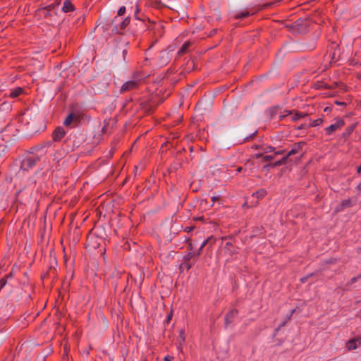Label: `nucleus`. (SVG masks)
Here are the masks:
<instances>
[{
  "instance_id": "56",
  "label": "nucleus",
  "mask_w": 361,
  "mask_h": 361,
  "mask_svg": "<svg viewBox=\"0 0 361 361\" xmlns=\"http://www.w3.org/2000/svg\"><path fill=\"white\" fill-rule=\"evenodd\" d=\"M357 189L361 192V182L357 185Z\"/></svg>"
},
{
  "instance_id": "31",
  "label": "nucleus",
  "mask_w": 361,
  "mask_h": 361,
  "mask_svg": "<svg viewBox=\"0 0 361 361\" xmlns=\"http://www.w3.org/2000/svg\"><path fill=\"white\" fill-rule=\"evenodd\" d=\"M126 11V6H123L120 7V8L118 11V16H121L125 14Z\"/></svg>"
},
{
  "instance_id": "49",
  "label": "nucleus",
  "mask_w": 361,
  "mask_h": 361,
  "mask_svg": "<svg viewBox=\"0 0 361 361\" xmlns=\"http://www.w3.org/2000/svg\"><path fill=\"white\" fill-rule=\"evenodd\" d=\"M208 243H209V240H206V239H205V240L202 242V245H201V246H200V247H201L202 248H203V247H204V246H206V245H207Z\"/></svg>"
},
{
  "instance_id": "1",
  "label": "nucleus",
  "mask_w": 361,
  "mask_h": 361,
  "mask_svg": "<svg viewBox=\"0 0 361 361\" xmlns=\"http://www.w3.org/2000/svg\"><path fill=\"white\" fill-rule=\"evenodd\" d=\"M43 148L44 147L32 148V151L23 160L20 169L27 171L32 169L39 161L42 154L37 152L42 151Z\"/></svg>"
},
{
  "instance_id": "60",
  "label": "nucleus",
  "mask_w": 361,
  "mask_h": 361,
  "mask_svg": "<svg viewBox=\"0 0 361 361\" xmlns=\"http://www.w3.org/2000/svg\"><path fill=\"white\" fill-rule=\"evenodd\" d=\"M126 53H127V50L125 49V50L123 51V55L126 54Z\"/></svg>"
},
{
  "instance_id": "33",
  "label": "nucleus",
  "mask_w": 361,
  "mask_h": 361,
  "mask_svg": "<svg viewBox=\"0 0 361 361\" xmlns=\"http://www.w3.org/2000/svg\"><path fill=\"white\" fill-rule=\"evenodd\" d=\"M274 158V156L272 155H264L263 156V161H269L273 160Z\"/></svg>"
},
{
  "instance_id": "52",
  "label": "nucleus",
  "mask_w": 361,
  "mask_h": 361,
  "mask_svg": "<svg viewBox=\"0 0 361 361\" xmlns=\"http://www.w3.org/2000/svg\"><path fill=\"white\" fill-rule=\"evenodd\" d=\"M193 228H194V227H193V226L186 227V228H185V231H188V232H190V231H191Z\"/></svg>"
},
{
  "instance_id": "3",
  "label": "nucleus",
  "mask_w": 361,
  "mask_h": 361,
  "mask_svg": "<svg viewBox=\"0 0 361 361\" xmlns=\"http://www.w3.org/2000/svg\"><path fill=\"white\" fill-rule=\"evenodd\" d=\"M59 6V2H57L40 7L36 10L35 15L39 18L52 20L58 14L56 8Z\"/></svg>"
},
{
  "instance_id": "5",
  "label": "nucleus",
  "mask_w": 361,
  "mask_h": 361,
  "mask_svg": "<svg viewBox=\"0 0 361 361\" xmlns=\"http://www.w3.org/2000/svg\"><path fill=\"white\" fill-rule=\"evenodd\" d=\"M294 32L305 34L308 31V21L305 19H299L292 26Z\"/></svg>"
},
{
  "instance_id": "9",
  "label": "nucleus",
  "mask_w": 361,
  "mask_h": 361,
  "mask_svg": "<svg viewBox=\"0 0 361 361\" xmlns=\"http://www.w3.org/2000/svg\"><path fill=\"white\" fill-rule=\"evenodd\" d=\"M66 132L61 126L56 127L52 133V139L54 142H60L66 135Z\"/></svg>"
},
{
  "instance_id": "51",
  "label": "nucleus",
  "mask_w": 361,
  "mask_h": 361,
  "mask_svg": "<svg viewBox=\"0 0 361 361\" xmlns=\"http://www.w3.org/2000/svg\"><path fill=\"white\" fill-rule=\"evenodd\" d=\"M263 156H264V154H262V153H258V154H256L255 155V157L256 158H260V157H262V159H263Z\"/></svg>"
},
{
  "instance_id": "8",
  "label": "nucleus",
  "mask_w": 361,
  "mask_h": 361,
  "mask_svg": "<svg viewBox=\"0 0 361 361\" xmlns=\"http://www.w3.org/2000/svg\"><path fill=\"white\" fill-rule=\"evenodd\" d=\"M130 17H126L121 23L116 25L112 28V32L117 35H123L126 27L130 24Z\"/></svg>"
},
{
  "instance_id": "42",
  "label": "nucleus",
  "mask_w": 361,
  "mask_h": 361,
  "mask_svg": "<svg viewBox=\"0 0 361 361\" xmlns=\"http://www.w3.org/2000/svg\"><path fill=\"white\" fill-rule=\"evenodd\" d=\"M289 320H287V317L285 319V320L283 322H282L279 326V328H282L283 326H286V323L288 322Z\"/></svg>"
},
{
  "instance_id": "2",
  "label": "nucleus",
  "mask_w": 361,
  "mask_h": 361,
  "mask_svg": "<svg viewBox=\"0 0 361 361\" xmlns=\"http://www.w3.org/2000/svg\"><path fill=\"white\" fill-rule=\"evenodd\" d=\"M85 114L79 110H72L63 122L66 127L75 128L84 121Z\"/></svg>"
},
{
  "instance_id": "47",
  "label": "nucleus",
  "mask_w": 361,
  "mask_h": 361,
  "mask_svg": "<svg viewBox=\"0 0 361 361\" xmlns=\"http://www.w3.org/2000/svg\"><path fill=\"white\" fill-rule=\"evenodd\" d=\"M216 32H217V30H216V29H213V30L210 32V33L209 34V37L214 36V35H216Z\"/></svg>"
},
{
  "instance_id": "36",
  "label": "nucleus",
  "mask_w": 361,
  "mask_h": 361,
  "mask_svg": "<svg viewBox=\"0 0 361 361\" xmlns=\"http://www.w3.org/2000/svg\"><path fill=\"white\" fill-rule=\"evenodd\" d=\"M360 279L359 278H357V276H355V277H353L350 281L348 283V285H352L353 283H355L357 281V280Z\"/></svg>"
},
{
  "instance_id": "18",
  "label": "nucleus",
  "mask_w": 361,
  "mask_h": 361,
  "mask_svg": "<svg viewBox=\"0 0 361 361\" xmlns=\"http://www.w3.org/2000/svg\"><path fill=\"white\" fill-rule=\"evenodd\" d=\"M195 262H185L183 261V263L180 264V271H183L184 269H185L187 271H189L192 266L195 264Z\"/></svg>"
},
{
  "instance_id": "40",
  "label": "nucleus",
  "mask_w": 361,
  "mask_h": 361,
  "mask_svg": "<svg viewBox=\"0 0 361 361\" xmlns=\"http://www.w3.org/2000/svg\"><path fill=\"white\" fill-rule=\"evenodd\" d=\"M107 126H108V124H104V126L102 127V128L101 130L102 135H104V134H105L106 133Z\"/></svg>"
},
{
  "instance_id": "48",
  "label": "nucleus",
  "mask_w": 361,
  "mask_h": 361,
  "mask_svg": "<svg viewBox=\"0 0 361 361\" xmlns=\"http://www.w3.org/2000/svg\"><path fill=\"white\" fill-rule=\"evenodd\" d=\"M188 250L190 251V252H193V246H192V244L191 243H188Z\"/></svg>"
},
{
  "instance_id": "17",
  "label": "nucleus",
  "mask_w": 361,
  "mask_h": 361,
  "mask_svg": "<svg viewBox=\"0 0 361 361\" xmlns=\"http://www.w3.org/2000/svg\"><path fill=\"white\" fill-rule=\"evenodd\" d=\"M23 89L20 87H17L13 90H11V92L9 94V97L11 98H16L23 92Z\"/></svg>"
},
{
  "instance_id": "39",
  "label": "nucleus",
  "mask_w": 361,
  "mask_h": 361,
  "mask_svg": "<svg viewBox=\"0 0 361 361\" xmlns=\"http://www.w3.org/2000/svg\"><path fill=\"white\" fill-rule=\"evenodd\" d=\"M172 316H173V312H172V311H171V312L169 313V314L167 315V317H166V322H167V323H169V322L171 321V318H172Z\"/></svg>"
},
{
  "instance_id": "50",
  "label": "nucleus",
  "mask_w": 361,
  "mask_h": 361,
  "mask_svg": "<svg viewBox=\"0 0 361 361\" xmlns=\"http://www.w3.org/2000/svg\"><path fill=\"white\" fill-rule=\"evenodd\" d=\"M284 152H285L284 149L283 150L277 151V152H275V155L283 154Z\"/></svg>"
},
{
  "instance_id": "32",
  "label": "nucleus",
  "mask_w": 361,
  "mask_h": 361,
  "mask_svg": "<svg viewBox=\"0 0 361 361\" xmlns=\"http://www.w3.org/2000/svg\"><path fill=\"white\" fill-rule=\"evenodd\" d=\"M203 248H202L201 247L198 249V250H197L196 252H193L195 256V262L197 261V259H198V257H200V255H201L202 253V250Z\"/></svg>"
},
{
  "instance_id": "58",
  "label": "nucleus",
  "mask_w": 361,
  "mask_h": 361,
  "mask_svg": "<svg viewBox=\"0 0 361 361\" xmlns=\"http://www.w3.org/2000/svg\"><path fill=\"white\" fill-rule=\"evenodd\" d=\"M281 328H279V326L275 329V334H277V332L281 329Z\"/></svg>"
},
{
  "instance_id": "13",
  "label": "nucleus",
  "mask_w": 361,
  "mask_h": 361,
  "mask_svg": "<svg viewBox=\"0 0 361 361\" xmlns=\"http://www.w3.org/2000/svg\"><path fill=\"white\" fill-rule=\"evenodd\" d=\"M289 157L286 154L285 157H283L280 160L274 162V164H268L264 166V169H267L268 167H276L281 165H284L288 163L289 160Z\"/></svg>"
},
{
  "instance_id": "19",
  "label": "nucleus",
  "mask_w": 361,
  "mask_h": 361,
  "mask_svg": "<svg viewBox=\"0 0 361 361\" xmlns=\"http://www.w3.org/2000/svg\"><path fill=\"white\" fill-rule=\"evenodd\" d=\"M191 42L189 41H187L183 43V44L181 46L180 49L178 51L179 54H184L187 53L189 50V48L191 46Z\"/></svg>"
},
{
  "instance_id": "45",
  "label": "nucleus",
  "mask_w": 361,
  "mask_h": 361,
  "mask_svg": "<svg viewBox=\"0 0 361 361\" xmlns=\"http://www.w3.org/2000/svg\"><path fill=\"white\" fill-rule=\"evenodd\" d=\"M173 359L172 356L167 355L164 357V361H171Z\"/></svg>"
},
{
  "instance_id": "11",
  "label": "nucleus",
  "mask_w": 361,
  "mask_h": 361,
  "mask_svg": "<svg viewBox=\"0 0 361 361\" xmlns=\"http://www.w3.org/2000/svg\"><path fill=\"white\" fill-rule=\"evenodd\" d=\"M138 87V82L135 80H130L125 82L121 87V93L135 90Z\"/></svg>"
},
{
  "instance_id": "53",
  "label": "nucleus",
  "mask_w": 361,
  "mask_h": 361,
  "mask_svg": "<svg viewBox=\"0 0 361 361\" xmlns=\"http://www.w3.org/2000/svg\"><path fill=\"white\" fill-rule=\"evenodd\" d=\"M217 200H219V197L214 196V197H212V201L214 202L215 201H216Z\"/></svg>"
},
{
  "instance_id": "27",
  "label": "nucleus",
  "mask_w": 361,
  "mask_h": 361,
  "mask_svg": "<svg viewBox=\"0 0 361 361\" xmlns=\"http://www.w3.org/2000/svg\"><path fill=\"white\" fill-rule=\"evenodd\" d=\"M306 116H307V114H305V113L296 111L293 117V121H298L302 118L305 117Z\"/></svg>"
},
{
  "instance_id": "59",
  "label": "nucleus",
  "mask_w": 361,
  "mask_h": 361,
  "mask_svg": "<svg viewBox=\"0 0 361 361\" xmlns=\"http://www.w3.org/2000/svg\"><path fill=\"white\" fill-rule=\"evenodd\" d=\"M117 19V16L114 17V18L112 20V23H114Z\"/></svg>"
},
{
  "instance_id": "4",
  "label": "nucleus",
  "mask_w": 361,
  "mask_h": 361,
  "mask_svg": "<svg viewBox=\"0 0 361 361\" xmlns=\"http://www.w3.org/2000/svg\"><path fill=\"white\" fill-rule=\"evenodd\" d=\"M85 140V135L82 133H71L70 134L66 140V142L72 143L73 148H78L80 146V145Z\"/></svg>"
},
{
  "instance_id": "22",
  "label": "nucleus",
  "mask_w": 361,
  "mask_h": 361,
  "mask_svg": "<svg viewBox=\"0 0 361 361\" xmlns=\"http://www.w3.org/2000/svg\"><path fill=\"white\" fill-rule=\"evenodd\" d=\"M178 342L180 346L183 345V343H185V331L184 329H180L179 331V336L178 337Z\"/></svg>"
},
{
  "instance_id": "35",
  "label": "nucleus",
  "mask_w": 361,
  "mask_h": 361,
  "mask_svg": "<svg viewBox=\"0 0 361 361\" xmlns=\"http://www.w3.org/2000/svg\"><path fill=\"white\" fill-rule=\"evenodd\" d=\"M275 150V148L272 146H267L264 151L265 153L272 152Z\"/></svg>"
},
{
  "instance_id": "63",
  "label": "nucleus",
  "mask_w": 361,
  "mask_h": 361,
  "mask_svg": "<svg viewBox=\"0 0 361 361\" xmlns=\"http://www.w3.org/2000/svg\"><path fill=\"white\" fill-rule=\"evenodd\" d=\"M357 278L361 279V273L359 275H357Z\"/></svg>"
},
{
  "instance_id": "62",
  "label": "nucleus",
  "mask_w": 361,
  "mask_h": 361,
  "mask_svg": "<svg viewBox=\"0 0 361 361\" xmlns=\"http://www.w3.org/2000/svg\"><path fill=\"white\" fill-rule=\"evenodd\" d=\"M329 111V107H326V108L324 109V111Z\"/></svg>"
},
{
  "instance_id": "23",
  "label": "nucleus",
  "mask_w": 361,
  "mask_h": 361,
  "mask_svg": "<svg viewBox=\"0 0 361 361\" xmlns=\"http://www.w3.org/2000/svg\"><path fill=\"white\" fill-rule=\"evenodd\" d=\"M250 13L247 11H242L240 13H238L235 15V19H244L250 16Z\"/></svg>"
},
{
  "instance_id": "34",
  "label": "nucleus",
  "mask_w": 361,
  "mask_h": 361,
  "mask_svg": "<svg viewBox=\"0 0 361 361\" xmlns=\"http://www.w3.org/2000/svg\"><path fill=\"white\" fill-rule=\"evenodd\" d=\"M206 240H209V243L210 246H212V245H214L216 242V238H214V236L211 235L209 237H208Z\"/></svg>"
},
{
  "instance_id": "30",
  "label": "nucleus",
  "mask_w": 361,
  "mask_h": 361,
  "mask_svg": "<svg viewBox=\"0 0 361 361\" xmlns=\"http://www.w3.org/2000/svg\"><path fill=\"white\" fill-rule=\"evenodd\" d=\"M314 274H315L314 273H311V274H308V275H307V276H304V277L301 278V279H300V282H301L302 283H306V282L307 281V280H308L310 277L313 276Z\"/></svg>"
},
{
  "instance_id": "16",
  "label": "nucleus",
  "mask_w": 361,
  "mask_h": 361,
  "mask_svg": "<svg viewBox=\"0 0 361 361\" xmlns=\"http://www.w3.org/2000/svg\"><path fill=\"white\" fill-rule=\"evenodd\" d=\"M357 123H353L351 126H348L345 128L344 132L342 134V137L346 140L353 132L355 128H356Z\"/></svg>"
},
{
  "instance_id": "28",
  "label": "nucleus",
  "mask_w": 361,
  "mask_h": 361,
  "mask_svg": "<svg viewBox=\"0 0 361 361\" xmlns=\"http://www.w3.org/2000/svg\"><path fill=\"white\" fill-rule=\"evenodd\" d=\"M140 8H139V5L137 4H136V8H135V13H134V17L135 19L137 20H142V21H144L145 19L142 18L141 16H140L138 14L140 13Z\"/></svg>"
},
{
  "instance_id": "7",
  "label": "nucleus",
  "mask_w": 361,
  "mask_h": 361,
  "mask_svg": "<svg viewBox=\"0 0 361 361\" xmlns=\"http://www.w3.org/2000/svg\"><path fill=\"white\" fill-rule=\"evenodd\" d=\"M345 125V121L341 118H336V122L334 124L330 125L329 127L325 128V133L326 135H331L334 132L340 130Z\"/></svg>"
},
{
  "instance_id": "14",
  "label": "nucleus",
  "mask_w": 361,
  "mask_h": 361,
  "mask_svg": "<svg viewBox=\"0 0 361 361\" xmlns=\"http://www.w3.org/2000/svg\"><path fill=\"white\" fill-rule=\"evenodd\" d=\"M56 269L54 267H49L47 272L42 276V279L46 278H51L54 279L56 277Z\"/></svg>"
},
{
  "instance_id": "44",
  "label": "nucleus",
  "mask_w": 361,
  "mask_h": 361,
  "mask_svg": "<svg viewBox=\"0 0 361 361\" xmlns=\"http://www.w3.org/2000/svg\"><path fill=\"white\" fill-rule=\"evenodd\" d=\"M354 341H356V343H357V345H361V337H356L353 338Z\"/></svg>"
},
{
  "instance_id": "38",
  "label": "nucleus",
  "mask_w": 361,
  "mask_h": 361,
  "mask_svg": "<svg viewBox=\"0 0 361 361\" xmlns=\"http://www.w3.org/2000/svg\"><path fill=\"white\" fill-rule=\"evenodd\" d=\"M285 112L286 113V114H284V115H281L279 116V120L280 121H282L286 116L288 115H290L292 114V111H285Z\"/></svg>"
},
{
  "instance_id": "64",
  "label": "nucleus",
  "mask_w": 361,
  "mask_h": 361,
  "mask_svg": "<svg viewBox=\"0 0 361 361\" xmlns=\"http://www.w3.org/2000/svg\"><path fill=\"white\" fill-rule=\"evenodd\" d=\"M357 252H361V247L358 248Z\"/></svg>"
},
{
  "instance_id": "21",
  "label": "nucleus",
  "mask_w": 361,
  "mask_h": 361,
  "mask_svg": "<svg viewBox=\"0 0 361 361\" xmlns=\"http://www.w3.org/2000/svg\"><path fill=\"white\" fill-rule=\"evenodd\" d=\"M346 348L348 350H353L357 348V343H356V341H354L353 338L348 341L346 343Z\"/></svg>"
},
{
  "instance_id": "15",
  "label": "nucleus",
  "mask_w": 361,
  "mask_h": 361,
  "mask_svg": "<svg viewBox=\"0 0 361 361\" xmlns=\"http://www.w3.org/2000/svg\"><path fill=\"white\" fill-rule=\"evenodd\" d=\"M75 10V6L72 4L71 0H65L63 2V5L62 7V11L64 13H68L73 11Z\"/></svg>"
},
{
  "instance_id": "55",
  "label": "nucleus",
  "mask_w": 361,
  "mask_h": 361,
  "mask_svg": "<svg viewBox=\"0 0 361 361\" xmlns=\"http://www.w3.org/2000/svg\"><path fill=\"white\" fill-rule=\"evenodd\" d=\"M303 128H305V125H304V124H302L298 127V129H299V130L303 129Z\"/></svg>"
},
{
  "instance_id": "25",
  "label": "nucleus",
  "mask_w": 361,
  "mask_h": 361,
  "mask_svg": "<svg viewBox=\"0 0 361 361\" xmlns=\"http://www.w3.org/2000/svg\"><path fill=\"white\" fill-rule=\"evenodd\" d=\"M192 259H194L195 260V256L193 252H189L188 253L183 256V260L185 262H191Z\"/></svg>"
},
{
  "instance_id": "61",
  "label": "nucleus",
  "mask_w": 361,
  "mask_h": 361,
  "mask_svg": "<svg viewBox=\"0 0 361 361\" xmlns=\"http://www.w3.org/2000/svg\"><path fill=\"white\" fill-rule=\"evenodd\" d=\"M57 2H59L60 3V0H54V2L55 4H56Z\"/></svg>"
},
{
  "instance_id": "12",
  "label": "nucleus",
  "mask_w": 361,
  "mask_h": 361,
  "mask_svg": "<svg viewBox=\"0 0 361 361\" xmlns=\"http://www.w3.org/2000/svg\"><path fill=\"white\" fill-rule=\"evenodd\" d=\"M306 145V142L304 141H300L296 142L293 145V148L290 152H288L287 155L288 157L300 153L302 151V148Z\"/></svg>"
},
{
  "instance_id": "46",
  "label": "nucleus",
  "mask_w": 361,
  "mask_h": 361,
  "mask_svg": "<svg viewBox=\"0 0 361 361\" xmlns=\"http://www.w3.org/2000/svg\"><path fill=\"white\" fill-rule=\"evenodd\" d=\"M222 240H226V239H234V237L233 235H225L221 238Z\"/></svg>"
},
{
  "instance_id": "37",
  "label": "nucleus",
  "mask_w": 361,
  "mask_h": 361,
  "mask_svg": "<svg viewBox=\"0 0 361 361\" xmlns=\"http://www.w3.org/2000/svg\"><path fill=\"white\" fill-rule=\"evenodd\" d=\"M256 134H257V131L254 132L253 133H252L249 136L246 137L245 138V141H249L250 140H252L255 136Z\"/></svg>"
},
{
  "instance_id": "57",
  "label": "nucleus",
  "mask_w": 361,
  "mask_h": 361,
  "mask_svg": "<svg viewBox=\"0 0 361 361\" xmlns=\"http://www.w3.org/2000/svg\"><path fill=\"white\" fill-rule=\"evenodd\" d=\"M357 173H361V165L359 166L357 168Z\"/></svg>"
},
{
  "instance_id": "43",
  "label": "nucleus",
  "mask_w": 361,
  "mask_h": 361,
  "mask_svg": "<svg viewBox=\"0 0 361 361\" xmlns=\"http://www.w3.org/2000/svg\"><path fill=\"white\" fill-rule=\"evenodd\" d=\"M295 309H293L292 310H290V314L289 315H288L286 317H287V320H290L291 317H292V315L293 314V313L295 312Z\"/></svg>"
},
{
  "instance_id": "29",
  "label": "nucleus",
  "mask_w": 361,
  "mask_h": 361,
  "mask_svg": "<svg viewBox=\"0 0 361 361\" xmlns=\"http://www.w3.org/2000/svg\"><path fill=\"white\" fill-rule=\"evenodd\" d=\"M322 122H323V119L319 118L314 120L310 126L312 127H316V126H318L320 124H322Z\"/></svg>"
},
{
  "instance_id": "10",
  "label": "nucleus",
  "mask_w": 361,
  "mask_h": 361,
  "mask_svg": "<svg viewBox=\"0 0 361 361\" xmlns=\"http://www.w3.org/2000/svg\"><path fill=\"white\" fill-rule=\"evenodd\" d=\"M238 314V310L235 308L231 309L225 316L224 324L225 326L227 327L230 324L233 323L235 318Z\"/></svg>"
},
{
  "instance_id": "24",
  "label": "nucleus",
  "mask_w": 361,
  "mask_h": 361,
  "mask_svg": "<svg viewBox=\"0 0 361 361\" xmlns=\"http://www.w3.org/2000/svg\"><path fill=\"white\" fill-rule=\"evenodd\" d=\"M225 249L229 252L231 255L236 252L235 250L233 248V243L227 242L225 245Z\"/></svg>"
},
{
  "instance_id": "41",
  "label": "nucleus",
  "mask_w": 361,
  "mask_h": 361,
  "mask_svg": "<svg viewBox=\"0 0 361 361\" xmlns=\"http://www.w3.org/2000/svg\"><path fill=\"white\" fill-rule=\"evenodd\" d=\"M334 103H335L336 104H337V105L343 106H345L346 105L345 102H339V101H337V100H336V101L334 102Z\"/></svg>"
},
{
  "instance_id": "20",
  "label": "nucleus",
  "mask_w": 361,
  "mask_h": 361,
  "mask_svg": "<svg viewBox=\"0 0 361 361\" xmlns=\"http://www.w3.org/2000/svg\"><path fill=\"white\" fill-rule=\"evenodd\" d=\"M267 190L264 188H261V189L258 190L257 191L255 192L252 194V196L255 197L257 199H262L263 197H264L267 195Z\"/></svg>"
},
{
  "instance_id": "26",
  "label": "nucleus",
  "mask_w": 361,
  "mask_h": 361,
  "mask_svg": "<svg viewBox=\"0 0 361 361\" xmlns=\"http://www.w3.org/2000/svg\"><path fill=\"white\" fill-rule=\"evenodd\" d=\"M351 206V201L350 199L343 200L340 204L341 209H344L346 207Z\"/></svg>"
},
{
  "instance_id": "6",
  "label": "nucleus",
  "mask_w": 361,
  "mask_h": 361,
  "mask_svg": "<svg viewBox=\"0 0 361 361\" xmlns=\"http://www.w3.org/2000/svg\"><path fill=\"white\" fill-rule=\"evenodd\" d=\"M161 102H162L161 100H160L159 102H156L154 100L150 99V100H147V101L141 102L140 106H141V108L147 114H151L154 111L156 106L159 104H161Z\"/></svg>"
},
{
  "instance_id": "54",
  "label": "nucleus",
  "mask_w": 361,
  "mask_h": 361,
  "mask_svg": "<svg viewBox=\"0 0 361 361\" xmlns=\"http://www.w3.org/2000/svg\"><path fill=\"white\" fill-rule=\"evenodd\" d=\"M243 167L239 166V167L237 168L236 171L238 173H240V172H241L243 171Z\"/></svg>"
}]
</instances>
